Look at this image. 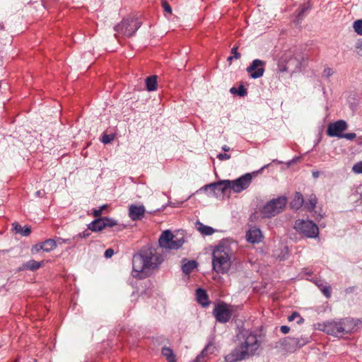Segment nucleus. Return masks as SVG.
<instances>
[{
	"label": "nucleus",
	"mask_w": 362,
	"mask_h": 362,
	"mask_svg": "<svg viewBox=\"0 0 362 362\" xmlns=\"http://www.w3.org/2000/svg\"><path fill=\"white\" fill-rule=\"evenodd\" d=\"M237 93L240 96H245L247 94V90L243 86H240L237 90Z\"/></svg>",
	"instance_id": "e433bc0d"
},
{
	"label": "nucleus",
	"mask_w": 362,
	"mask_h": 362,
	"mask_svg": "<svg viewBox=\"0 0 362 362\" xmlns=\"http://www.w3.org/2000/svg\"><path fill=\"white\" fill-rule=\"evenodd\" d=\"M232 93H237V89L235 88V87H233L230 88V90Z\"/></svg>",
	"instance_id": "8fccbe9b"
},
{
	"label": "nucleus",
	"mask_w": 362,
	"mask_h": 362,
	"mask_svg": "<svg viewBox=\"0 0 362 362\" xmlns=\"http://www.w3.org/2000/svg\"><path fill=\"white\" fill-rule=\"evenodd\" d=\"M115 136L113 134H104L102 138V142L103 144H109L114 139Z\"/></svg>",
	"instance_id": "473e14b6"
},
{
	"label": "nucleus",
	"mask_w": 362,
	"mask_h": 362,
	"mask_svg": "<svg viewBox=\"0 0 362 362\" xmlns=\"http://www.w3.org/2000/svg\"><path fill=\"white\" fill-rule=\"evenodd\" d=\"M296 318H299V320L298 321V323H300L303 319L300 316L299 313L297 312H293L290 316H288V321L291 322L293 321Z\"/></svg>",
	"instance_id": "2f4dec72"
},
{
	"label": "nucleus",
	"mask_w": 362,
	"mask_h": 362,
	"mask_svg": "<svg viewBox=\"0 0 362 362\" xmlns=\"http://www.w3.org/2000/svg\"><path fill=\"white\" fill-rule=\"evenodd\" d=\"M353 28L357 34L362 35V20L356 21L354 23Z\"/></svg>",
	"instance_id": "c756f323"
},
{
	"label": "nucleus",
	"mask_w": 362,
	"mask_h": 362,
	"mask_svg": "<svg viewBox=\"0 0 362 362\" xmlns=\"http://www.w3.org/2000/svg\"><path fill=\"white\" fill-rule=\"evenodd\" d=\"M11 230L13 233L21 235V236H28L31 232V229L29 226H25V227H22L17 222L12 223Z\"/></svg>",
	"instance_id": "aec40b11"
},
{
	"label": "nucleus",
	"mask_w": 362,
	"mask_h": 362,
	"mask_svg": "<svg viewBox=\"0 0 362 362\" xmlns=\"http://www.w3.org/2000/svg\"><path fill=\"white\" fill-rule=\"evenodd\" d=\"M237 49H238V47H233L231 51L233 56H234V58L236 59L240 58V54L239 52H238Z\"/></svg>",
	"instance_id": "ea45409f"
},
{
	"label": "nucleus",
	"mask_w": 362,
	"mask_h": 362,
	"mask_svg": "<svg viewBox=\"0 0 362 362\" xmlns=\"http://www.w3.org/2000/svg\"><path fill=\"white\" fill-rule=\"evenodd\" d=\"M222 149L224 151H228L230 150V148L228 146H227L226 145H224L223 147H222Z\"/></svg>",
	"instance_id": "09e8293b"
},
{
	"label": "nucleus",
	"mask_w": 362,
	"mask_h": 362,
	"mask_svg": "<svg viewBox=\"0 0 362 362\" xmlns=\"http://www.w3.org/2000/svg\"><path fill=\"white\" fill-rule=\"evenodd\" d=\"M231 264L230 257L226 250H213V269L218 273H226Z\"/></svg>",
	"instance_id": "39448f33"
},
{
	"label": "nucleus",
	"mask_w": 362,
	"mask_h": 362,
	"mask_svg": "<svg viewBox=\"0 0 362 362\" xmlns=\"http://www.w3.org/2000/svg\"><path fill=\"white\" fill-rule=\"evenodd\" d=\"M214 346L213 344L211 343H209L202 351V352L197 356L194 362H205V358L207 355V353L209 352L212 354L214 352Z\"/></svg>",
	"instance_id": "5701e85b"
},
{
	"label": "nucleus",
	"mask_w": 362,
	"mask_h": 362,
	"mask_svg": "<svg viewBox=\"0 0 362 362\" xmlns=\"http://www.w3.org/2000/svg\"><path fill=\"white\" fill-rule=\"evenodd\" d=\"M246 238L247 240L250 243H259L262 241V232L259 228L256 227H252L247 232Z\"/></svg>",
	"instance_id": "a211bd4d"
},
{
	"label": "nucleus",
	"mask_w": 362,
	"mask_h": 362,
	"mask_svg": "<svg viewBox=\"0 0 362 362\" xmlns=\"http://www.w3.org/2000/svg\"><path fill=\"white\" fill-rule=\"evenodd\" d=\"M295 228L308 238H315L319 233L317 226L310 220H297Z\"/></svg>",
	"instance_id": "1a4fd4ad"
},
{
	"label": "nucleus",
	"mask_w": 362,
	"mask_h": 362,
	"mask_svg": "<svg viewBox=\"0 0 362 362\" xmlns=\"http://www.w3.org/2000/svg\"><path fill=\"white\" fill-rule=\"evenodd\" d=\"M157 251H158V252H159L158 250H157ZM163 250H161V254L163 255Z\"/></svg>",
	"instance_id": "4d7b16f0"
},
{
	"label": "nucleus",
	"mask_w": 362,
	"mask_h": 362,
	"mask_svg": "<svg viewBox=\"0 0 362 362\" xmlns=\"http://www.w3.org/2000/svg\"><path fill=\"white\" fill-rule=\"evenodd\" d=\"M299 159H300V158H299V157H296V158H293V159L292 160V163H296V162L298 161V160H299Z\"/></svg>",
	"instance_id": "603ef678"
},
{
	"label": "nucleus",
	"mask_w": 362,
	"mask_h": 362,
	"mask_svg": "<svg viewBox=\"0 0 362 362\" xmlns=\"http://www.w3.org/2000/svg\"><path fill=\"white\" fill-rule=\"evenodd\" d=\"M196 294L197 300L199 303L203 306H206L209 304L208 295L204 289L198 288Z\"/></svg>",
	"instance_id": "b1692460"
},
{
	"label": "nucleus",
	"mask_w": 362,
	"mask_h": 362,
	"mask_svg": "<svg viewBox=\"0 0 362 362\" xmlns=\"http://www.w3.org/2000/svg\"><path fill=\"white\" fill-rule=\"evenodd\" d=\"M304 203L303 196L300 192L295 194L293 199L291 202V206L293 209H299Z\"/></svg>",
	"instance_id": "393cba45"
},
{
	"label": "nucleus",
	"mask_w": 362,
	"mask_h": 362,
	"mask_svg": "<svg viewBox=\"0 0 362 362\" xmlns=\"http://www.w3.org/2000/svg\"><path fill=\"white\" fill-rule=\"evenodd\" d=\"M236 343L235 349L225 358L227 362H236L253 355L259 346L257 334L245 329L237 334Z\"/></svg>",
	"instance_id": "f03ea898"
},
{
	"label": "nucleus",
	"mask_w": 362,
	"mask_h": 362,
	"mask_svg": "<svg viewBox=\"0 0 362 362\" xmlns=\"http://www.w3.org/2000/svg\"><path fill=\"white\" fill-rule=\"evenodd\" d=\"M163 260L164 256L157 250H139L132 257V276L139 279H145Z\"/></svg>",
	"instance_id": "f257e3e1"
},
{
	"label": "nucleus",
	"mask_w": 362,
	"mask_h": 362,
	"mask_svg": "<svg viewBox=\"0 0 362 362\" xmlns=\"http://www.w3.org/2000/svg\"><path fill=\"white\" fill-rule=\"evenodd\" d=\"M308 342L307 338L287 337L284 339L283 344L288 349L300 348Z\"/></svg>",
	"instance_id": "2eb2a0df"
},
{
	"label": "nucleus",
	"mask_w": 362,
	"mask_h": 362,
	"mask_svg": "<svg viewBox=\"0 0 362 362\" xmlns=\"http://www.w3.org/2000/svg\"><path fill=\"white\" fill-rule=\"evenodd\" d=\"M286 204V199L285 197L274 199L263 206L262 213L264 217L274 216L282 211Z\"/></svg>",
	"instance_id": "0eeeda50"
},
{
	"label": "nucleus",
	"mask_w": 362,
	"mask_h": 362,
	"mask_svg": "<svg viewBox=\"0 0 362 362\" xmlns=\"http://www.w3.org/2000/svg\"><path fill=\"white\" fill-rule=\"evenodd\" d=\"M317 198L315 195L312 194L308 199V202L305 204V207L308 211H312L315 209L317 204Z\"/></svg>",
	"instance_id": "c85d7f7f"
},
{
	"label": "nucleus",
	"mask_w": 362,
	"mask_h": 362,
	"mask_svg": "<svg viewBox=\"0 0 362 362\" xmlns=\"http://www.w3.org/2000/svg\"><path fill=\"white\" fill-rule=\"evenodd\" d=\"M141 23L136 18L124 19L115 28V31L127 37L132 36L140 28Z\"/></svg>",
	"instance_id": "423d86ee"
},
{
	"label": "nucleus",
	"mask_w": 362,
	"mask_h": 362,
	"mask_svg": "<svg viewBox=\"0 0 362 362\" xmlns=\"http://www.w3.org/2000/svg\"><path fill=\"white\" fill-rule=\"evenodd\" d=\"M347 129V124L344 120H339L329 124L327 127V134L329 136H336L340 138L343 132Z\"/></svg>",
	"instance_id": "ddd939ff"
},
{
	"label": "nucleus",
	"mask_w": 362,
	"mask_h": 362,
	"mask_svg": "<svg viewBox=\"0 0 362 362\" xmlns=\"http://www.w3.org/2000/svg\"><path fill=\"white\" fill-rule=\"evenodd\" d=\"M322 293L326 296V298H329L331 297V286H326L321 288Z\"/></svg>",
	"instance_id": "7c9ffc66"
},
{
	"label": "nucleus",
	"mask_w": 362,
	"mask_h": 362,
	"mask_svg": "<svg viewBox=\"0 0 362 362\" xmlns=\"http://www.w3.org/2000/svg\"><path fill=\"white\" fill-rule=\"evenodd\" d=\"M162 355L166 358L168 362H177L175 355L173 351L169 347H163L161 350Z\"/></svg>",
	"instance_id": "bb28decb"
},
{
	"label": "nucleus",
	"mask_w": 362,
	"mask_h": 362,
	"mask_svg": "<svg viewBox=\"0 0 362 362\" xmlns=\"http://www.w3.org/2000/svg\"><path fill=\"white\" fill-rule=\"evenodd\" d=\"M312 175L314 178H317L320 176V172L319 171H313L312 173Z\"/></svg>",
	"instance_id": "49530a36"
},
{
	"label": "nucleus",
	"mask_w": 362,
	"mask_h": 362,
	"mask_svg": "<svg viewBox=\"0 0 362 362\" xmlns=\"http://www.w3.org/2000/svg\"><path fill=\"white\" fill-rule=\"evenodd\" d=\"M44 265V261H35L33 259L29 260L24 263L21 267L20 270H30L32 272L36 271Z\"/></svg>",
	"instance_id": "6ab92c4d"
},
{
	"label": "nucleus",
	"mask_w": 362,
	"mask_h": 362,
	"mask_svg": "<svg viewBox=\"0 0 362 362\" xmlns=\"http://www.w3.org/2000/svg\"><path fill=\"white\" fill-rule=\"evenodd\" d=\"M162 6L165 12L170 14L172 13V8L165 0L162 1Z\"/></svg>",
	"instance_id": "f704fd0d"
},
{
	"label": "nucleus",
	"mask_w": 362,
	"mask_h": 362,
	"mask_svg": "<svg viewBox=\"0 0 362 362\" xmlns=\"http://www.w3.org/2000/svg\"><path fill=\"white\" fill-rule=\"evenodd\" d=\"M65 240L62 238L57 239H47L44 242L37 243L33 249H52L57 247H62V243Z\"/></svg>",
	"instance_id": "dca6fc26"
},
{
	"label": "nucleus",
	"mask_w": 362,
	"mask_h": 362,
	"mask_svg": "<svg viewBox=\"0 0 362 362\" xmlns=\"http://www.w3.org/2000/svg\"><path fill=\"white\" fill-rule=\"evenodd\" d=\"M217 157L221 160H228L230 158V155L227 153H219Z\"/></svg>",
	"instance_id": "58836bf2"
},
{
	"label": "nucleus",
	"mask_w": 362,
	"mask_h": 362,
	"mask_svg": "<svg viewBox=\"0 0 362 362\" xmlns=\"http://www.w3.org/2000/svg\"><path fill=\"white\" fill-rule=\"evenodd\" d=\"M107 227H115V229L113 230L114 231H120L125 228V226L123 224H119L116 221L107 217L96 219L89 225V229L93 231H100Z\"/></svg>",
	"instance_id": "6e6552de"
},
{
	"label": "nucleus",
	"mask_w": 362,
	"mask_h": 362,
	"mask_svg": "<svg viewBox=\"0 0 362 362\" xmlns=\"http://www.w3.org/2000/svg\"><path fill=\"white\" fill-rule=\"evenodd\" d=\"M308 9H310V6H304V7L300 8L298 13V16H297L298 18L300 19L301 18V16L303 15V13Z\"/></svg>",
	"instance_id": "4c0bfd02"
},
{
	"label": "nucleus",
	"mask_w": 362,
	"mask_h": 362,
	"mask_svg": "<svg viewBox=\"0 0 362 362\" xmlns=\"http://www.w3.org/2000/svg\"><path fill=\"white\" fill-rule=\"evenodd\" d=\"M252 179V174L246 173L235 180H230V189H232L234 192L239 193L249 187Z\"/></svg>",
	"instance_id": "9b49d317"
},
{
	"label": "nucleus",
	"mask_w": 362,
	"mask_h": 362,
	"mask_svg": "<svg viewBox=\"0 0 362 362\" xmlns=\"http://www.w3.org/2000/svg\"><path fill=\"white\" fill-rule=\"evenodd\" d=\"M280 330L282 333L287 334L289 332L290 328L288 326L283 325L280 327Z\"/></svg>",
	"instance_id": "79ce46f5"
},
{
	"label": "nucleus",
	"mask_w": 362,
	"mask_h": 362,
	"mask_svg": "<svg viewBox=\"0 0 362 362\" xmlns=\"http://www.w3.org/2000/svg\"><path fill=\"white\" fill-rule=\"evenodd\" d=\"M356 49L358 54L362 53V40L357 43Z\"/></svg>",
	"instance_id": "c03bdc74"
},
{
	"label": "nucleus",
	"mask_w": 362,
	"mask_h": 362,
	"mask_svg": "<svg viewBox=\"0 0 362 362\" xmlns=\"http://www.w3.org/2000/svg\"><path fill=\"white\" fill-rule=\"evenodd\" d=\"M266 62L260 59H255L252 64L246 69L247 73L250 74L252 78H258L263 76Z\"/></svg>",
	"instance_id": "f8f14e48"
},
{
	"label": "nucleus",
	"mask_w": 362,
	"mask_h": 362,
	"mask_svg": "<svg viewBox=\"0 0 362 362\" xmlns=\"http://www.w3.org/2000/svg\"><path fill=\"white\" fill-rule=\"evenodd\" d=\"M353 171L356 173H362V162L356 163L352 168Z\"/></svg>",
	"instance_id": "72a5a7b5"
},
{
	"label": "nucleus",
	"mask_w": 362,
	"mask_h": 362,
	"mask_svg": "<svg viewBox=\"0 0 362 362\" xmlns=\"http://www.w3.org/2000/svg\"><path fill=\"white\" fill-rule=\"evenodd\" d=\"M351 322L347 319L318 324L319 329L326 332L328 334L334 336H338L339 334H344L349 332L351 331Z\"/></svg>",
	"instance_id": "20e7f679"
},
{
	"label": "nucleus",
	"mask_w": 362,
	"mask_h": 362,
	"mask_svg": "<svg viewBox=\"0 0 362 362\" xmlns=\"http://www.w3.org/2000/svg\"><path fill=\"white\" fill-rule=\"evenodd\" d=\"M197 265L198 264L195 260H189L182 264V272L189 275L195 268H197Z\"/></svg>",
	"instance_id": "a878e982"
},
{
	"label": "nucleus",
	"mask_w": 362,
	"mask_h": 362,
	"mask_svg": "<svg viewBox=\"0 0 362 362\" xmlns=\"http://www.w3.org/2000/svg\"><path fill=\"white\" fill-rule=\"evenodd\" d=\"M145 211L143 205H131L129 209V216L132 221L139 220L144 216Z\"/></svg>",
	"instance_id": "f3484780"
},
{
	"label": "nucleus",
	"mask_w": 362,
	"mask_h": 362,
	"mask_svg": "<svg viewBox=\"0 0 362 362\" xmlns=\"http://www.w3.org/2000/svg\"><path fill=\"white\" fill-rule=\"evenodd\" d=\"M213 313L216 320L221 323L228 322L232 316V312L229 309L228 305L223 302L215 306Z\"/></svg>",
	"instance_id": "9d476101"
},
{
	"label": "nucleus",
	"mask_w": 362,
	"mask_h": 362,
	"mask_svg": "<svg viewBox=\"0 0 362 362\" xmlns=\"http://www.w3.org/2000/svg\"><path fill=\"white\" fill-rule=\"evenodd\" d=\"M238 247V243L230 238L221 240L215 249H233Z\"/></svg>",
	"instance_id": "412c9836"
},
{
	"label": "nucleus",
	"mask_w": 362,
	"mask_h": 362,
	"mask_svg": "<svg viewBox=\"0 0 362 362\" xmlns=\"http://www.w3.org/2000/svg\"><path fill=\"white\" fill-rule=\"evenodd\" d=\"M101 213H102L101 209L95 210L93 212V215L95 216H100Z\"/></svg>",
	"instance_id": "a18cd8bd"
},
{
	"label": "nucleus",
	"mask_w": 362,
	"mask_h": 362,
	"mask_svg": "<svg viewBox=\"0 0 362 362\" xmlns=\"http://www.w3.org/2000/svg\"><path fill=\"white\" fill-rule=\"evenodd\" d=\"M204 189H211L216 196L226 193L230 189V180H221L217 182L211 183L204 186Z\"/></svg>",
	"instance_id": "4468645a"
},
{
	"label": "nucleus",
	"mask_w": 362,
	"mask_h": 362,
	"mask_svg": "<svg viewBox=\"0 0 362 362\" xmlns=\"http://www.w3.org/2000/svg\"><path fill=\"white\" fill-rule=\"evenodd\" d=\"M317 286H318V288L321 290V288L323 287V286H326V285H323L322 283H320V284H318L317 283Z\"/></svg>",
	"instance_id": "3c124183"
},
{
	"label": "nucleus",
	"mask_w": 362,
	"mask_h": 362,
	"mask_svg": "<svg viewBox=\"0 0 362 362\" xmlns=\"http://www.w3.org/2000/svg\"><path fill=\"white\" fill-rule=\"evenodd\" d=\"M106 207H107V206H106V205H103V206H102L100 207V209H101V211H103V209H105Z\"/></svg>",
	"instance_id": "5fc2aeb1"
},
{
	"label": "nucleus",
	"mask_w": 362,
	"mask_h": 362,
	"mask_svg": "<svg viewBox=\"0 0 362 362\" xmlns=\"http://www.w3.org/2000/svg\"><path fill=\"white\" fill-rule=\"evenodd\" d=\"M195 228L203 235H212L215 231L213 228L204 225L199 221L195 223Z\"/></svg>",
	"instance_id": "4be33fe9"
},
{
	"label": "nucleus",
	"mask_w": 362,
	"mask_h": 362,
	"mask_svg": "<svg viewBox=\"0 0 362 362\" xmlns=\"http://www.w3.org/2000/svg\"><path fill=\"white\" fill-rule=\"evenodd\" d=\"M234 58V56H230L228 58V61L231 62V61L233 60V59Z\"/></svg>",
	"instance_id": "864d4df0"
},
{
	"label": "nucleus",
	"mask_w": 362,
	"mask_h": 362,
	"mask_svg": "<svg viewBox=\"0 0 362 362\" xmlns=\"http://www.w3.org/2000/svg\"><path fill=\"white\" fill-rule=\"evenodd\" d=\"M325 71L327 73V76H331L332 74V71L331 69H327L325 70Z\"/></svg>",
	"instance_id": "de8ad7c7"
},
{
	"label": "nucleus",
	"mask_w": 362,
	"mask_h": 362,
	"mask_svg": "<svg viewBox=\"0 0 362 362\" xmlns=\"http://www.w3.org/2000/svg\"><path fill=\"white\" fill-rule=\"evenodd\" d=\"M157 76H151L146 79V88L148 91H153L157 87Z\"/></svg>",
	"instance_id": "cd10ccee"
},
{
	"label": "nucleus",
	"mask_w": 362,
	"mask_h": 362,
	"mask_svg": "<svg viewBox=\"0 0 362 362\" xmlns=\"http://www.w3.org/2000/svg\"><path fill=\"white\" fill-rule=\"evenodd\" d=\"M187 241L183 230L173 233L170 230H165L160 234L158 244L161 249H180Z\"/></svg>",
	"instance_id": "7ed1b4c3"
},
{
	"label": "nucleus",
	"mask_w": 362,
	"mask_h": 362,
	"mask_svg": "<svg viewBox=\"0 0 362 362\" xmlns=\"http://www.w3.org/2000/svg\"><path fill=\"white\" fill-rule=\"evenodd\" d=\"M288 250L286 251H283L281 250V253H283L282 255H279L278 257H279V260L281 261V260H284L287 258L288 254Z\"/></svg>",
	"instance_id": "a19ab883"
},
{
	"label": "nucleus",
	"mask_w": 362,
	"mask_h": 362,
	"mask_svg": "<svg viewBox=\"0 0 362 362\" xmlns=\"http://www.w3.org/2000/svg\"><path fill=\"white\" fill-rule=\"evenodd\" d=\"M36 194H37V196H40L41 195V192L40 191H37L36 192Z\"/></svg>",
	"instance_id": "6e6d98bb"
},
{
	"label": "nucleus",
	"mask_w": 362,
	"mask_h": 362,
	"mask_svg": "<svg viewBox=\"0 0 362 362\" xmlns=\"http://www.w3.org/2000/svg\"><path fill=\"white\" fill-rule=\"evenodd\" d=\"M114 254V250H105V257L106 258L111 257Z\"/></svg>",
	"instance_id": "37998d69"
},
{
	"label": "nucleus",
	"mask_w": 362,
	"mask_h": 362,
	"mask_svg": "<svg viewBox=\"0 0 362 362\" xmlns=\"http://www.w3.org/2000/svg\"><path fill=\"white\" fill-rule=\"evenodd\" d=\"M356 134L355 133H346L343 134L340 138H344L348 140H353L356 138Z\"/></svg>",
	"instance_id": "c9c22d12"
}]
</instances>
